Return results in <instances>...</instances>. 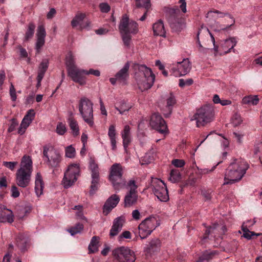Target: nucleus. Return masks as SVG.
I'll return each instance as SVG.
<instances>
[{
	"label": "nucleus",
	"mask_w": 262,
	"mask_h": 262,
	"mask_svg": "<svg viewBox=\"0 0 262 262\" xmlns=\"http://www.w3.org/2000/svg\"><path fill=\"white\" fill-rule=\"evenodd\" d=\"M248 168L249 165L244 160H234L226 170L224 185L232 184L239 181Z\"/></svg>",
	"instance_id": "1"
},
{
	"label": "nucleus",
	"mask_w": 262,
	"mask_h": 262,
	"mask_svg": "<svg viewBox=\"0 0 262 262\" xmlns=\"http://www.w3.org/2000/svg\"><path fill=\"white\" fill-rule=\"evenodd\" d=\"M135 78L141 91L150 89L155 80V75L148 67H135Z\"/></svg>",
	"instance_id": "2"
},
{
	"label": "nucleus",
	"mask_w": 262,
	"mask_h": 262,
	"mask_svg": "<svg viewBox=\"0 0 262 262\" xmlns=\"http://www.w3.org/2000/svg\"><path fill=\"white\" fill-rule=\"evenodd\" d=\"M32 172V162L30 157H23L20 168L16 173L17 185L22 188L27 187L30 184Z\"/></svg>",
	"instance_id": "3"
},
{
	"label": "nucleus",
	"mask_w": 262,
	"mask_h": 262,
	"mask_svg": "<svg viewBox=\"0 0 262 262\" xmlns=\"http://www.w3.org/2000/svg\"><path fill=\"white\" fill-rule=\"evenodd\" d=\"M214 117V111L211 105H206L196 110L190 120H195L198 127L205 126L211 122Z\"/></svg>",
	"instance_id": "4"
},
{
	"label": "nucleus",
	"mask_w": 262,
	"mask_h": 262,
	"mask_svg": "<svg viewBox=\"0 0 262 262\" xmlns=\"http://www.w3.org/2000/svg\"><path fill=\"white\" fill-rule=\"evenodd\" d=\"M78 110L84 121L90 126H93V103L91 100L85 97L81 98L79 101Z\"/></svg>",
	"instance_id": "5"
},
{
	"label": "nucleus",
	"mask_w": 262,
	"mask_h": 262,
	"mask_svg": "<svg viewBox=\"0 0 262 262\" xmlns=\"http://www.w3.org/2000/svg\"><path fill=\"white\" fill-rule=\"evenodd\" d=\"M123 167L119 163L114 164L110 168L109 180L115 190H119L125 186L126 181L123 178Z\"/></svg>",
	"instance_id": "6"
},
{
	"label": "nucleus",
	"mask_w": 262,
	"mask_h": 262,
	"mask_svg": "<svg viewBox=\"0 0 262 262\" xmlns=\"http://www.w3.org/2000/svg\"><path fill=\"white\" fill-rule=\"evenodd\" d=\"M43 157L45 162L52 167H57L61 161L60 152L50 145L43 147Z\"/></svg>",
	"instance_id": "7"
},
{
	"label": "nucleus",
	"mask_w": 262,
	"mask_h": 262,
	"mask_svg": "<svg viewBox=\"0 0 262 262\" xmlns=\"http://www.w3.org/2000/svg\"><path fill=\"white\" fill-rule=\"evenodd\" d=\"M159 225L158 220L155 217L150 216L145 219L138 226L140 238L142 239L146 238Z\"/></svg>",
	"instance_id": "8"
},
{
	"label": "nucleus",
	"mask_w": 262,
	"mask_h": 262,
	"mask_svg": "<svg viewBox=\"0 0 262 262\" xmlns=\"http://www.w3.org/2000/svg\"><path fill=\"white\" fill-rule=\"evenodd\" d=\"M80 175V167L77 164H70L64 172L62 184L65 188L72 186Z\"/></svg>",
	"instance_id": "9"
},
{
	"label": "nucleus",
	"mask_w": 262,
	"mask_h": 262,
	"mask_svg": "<svg viewBox=\"0 0 262 262\" xmlns=\"http://www.w3.org/2000/svg\"><path fill=\"white\" fill-rule=\"evenodd\" d=\"M150 188L160 201L167 202L169 200L167 187L163 181L157 178L152 179Z\"/></svg>",
	"instance_id": "10"
},
{
	"label": "nucleus",
	"mask_w": 262,
	"mask_h": 262,
	"mask_svg": "<svg viewBox=\"0 0 262 262\" xmlns=\"http://www.w3.org/2000/svg\"><path fill=\"white\" fill-rule=\"evenodd\" d=\"M113 256L119 262H134L136 256L133 251L127 247H120L113 251Z\"/></svg>",
	"instance_id": "11"
},
{
	"label": "nucleus",
	"mask_w": 262,
	"mask_h": 262,
	"mask_svg": "<svg viewBox=\"0 0 262 262\" xmlns=\"http://www.w3.org/2000/svg\"><path fill=\"white\" fill-rule=\"evenodd\" d=\"M86 70L79 69L77 67H69L68 68V76L72 80L80 85L86 83Z\"/></svg>",
	"instance_id": "12"
},
{
	"label": "nucleus",
	"mask_w": 262,
	"mask_h": 262,
	"mask_svg": "<svg viewBox=\"0 0 262 262\" xmlns=\"http://www.w3.org/2000/svg\"><path fill=\"white\" fill-rule=\"evenodd\" d=\"M89 168L91 171L92 182L90 193L93 194L98 189L99 182V171L98 164L95 160L91 158L89 161Z\"/></svg>",
	"instance_id": "13"
},
{
	"label": "nucleus",
	"mask_w": 262,
	"mask_h": 262,
	"mask_svg": "<svg viewBox=\"0 0 262 262\" xmlns=\"http://www.w3.org/2000/svg\"><path fill=\"white\" fill-rule=\"evenodd\" d=\"M120 32L135 34L138 32V25L133 20H129L126 15H124L120 21L119 27Z\"/></svg>",
	"instance_id": "14"
},
{
	"label": "nucleus",
	"mask_w": 262,
	"mask_h": 262,
	"mask_svg": "<svg viewBox=\"0 0 262 262\" xmlns=\"http://www.w3.org/2000/svg\"><path fill=\"white\" fill-rule=\"evenodd\" d=\"M150 125L153 128L161 134H168V128L165 121L158 113L152 115L150 118Z\"/></svg>",
	"instance_id": "15"
},
{
	"label": "nucleus",
	"mask_w": 262,
	"mask_h": 262,
	"mask_svg": "<svg viewBox=\"0 0 262 262\" xmlns=\"http://www.w3.org/2000/svg\"><path fill=\"white\" fill-rule=\"evenodd\" d=\"M35 112L34 110L31 109L27 112V114L25 116L21 122L18 130V134L21 135L25 133L27 128L33 120Z\"/></svg>",
	"instance_id": "16"
},
{
	"label": "nucleus",
	"mask_w": 262,
	"mask_h": 262,
	"mask_svg": "<svg viewBox=\"0 0 262 262\" xmlns=\"http://www.w3.org/2000/svg\"><path fill=\"white\" fill-rule=\"evenodd\" d=\"M37 41L36 42L35 49L37 53H39L41 48L44 45L45 42V37L46 32L45 28L43 25H39L37 30Z\"/></svg>",
	"instance_id": "17"
},
{
	"label": "nucleus",
	"mask_w": 262,
	"mask_h": 262,
	"mask_svg": "<svg viewBox=\"0 0 262 262\" xmlns=\"http://www.w3.org/2000/svg\"><path fill=\"white\" fill-rule=\"evenodd\" d=\"M124 222L125 219L123 216L116 218L113 221V226L110 230V236L114 237L117 235L122 230Z\"/></svg>",
	"instance_id": "18"
},
{
	"label": "nucleus",
	"mask_w": 262,
	"mask_h": 262,
	"mask_svg": "<svg viewBox=\"0 0 262 262\" xmlns=\"http://www.w3.org/2000/svg\"><path fill=\"white\" fill-rule=\"evenodd\" d=\"M120 197L117 194L112 195L106 201L103 206V212L107 214L118 204Z\"/></svg>",
	"instance_id": "19"
},
{
	"label": "nucleus",
	"mask_w": 262,
	"mask_h": 262,
	"mask_svg": "<svg viewBox=\"0 0 262 262\" xmlns=\"http://www.w3.org/2000/svg\"><path fill=\"white\" fill-rule=\"evenodd\" d=\"M170 26L173 31L179 32L185 28L186 23L184 18L173 17L169 20Z\"/></svg>",
	"instance_id": "20"
},
{
	"label": "nucleus",
	"mask_w": 262,
	"mask_h": 262,
	"mask_svg": "<svg viewBox=\"0 0 262 262\" xmlns=\"http://www.w3.org/2000/svg\"><path fill=\"white\" fill-rule=\"evenodd\" d=\"M13 217L11 210L7 209L4 205L0 204V223L8 222L11 223L14 221Z\"/></svg>",
	"instance_id": "21"
},
{
	"label": "nucleus",
	"mask_w": 262,
	"mask_h": 262,
	"mask_svg": "<svg viewBox=\"0 0 262 262\" xmlns=\"http://www.w3.org/2000/svg\"><path fill=\"white\" fill-rule=\"evenodd\" d=\"M85 16V15L83 13L77 14L71 21L72 27H75L79 26L80 29L88 28L90 23L89 21H86L84 23L83 21Z\"/></svg>",
	"instance_id": "22"
},
{
	"label": "nucleus",
	"mask_w": 262,
	"mask_h": 262,
	"mask_svg": "<svg viewBox=\"0 0 262 262\" xmlns=\"http://www.w3.org/2000/svg\"><path fill=\"white\" fill-rule=\"evenodd\" d=\"M161 247V242L158 238L150 241L144 248V251L150 254L159 251Z\"/></svg>",
	"instance_id": "23"
},
{
	"label": "nucleus",
	"mask_w": 262,
	"mask_h": 262,
	"mask_svg": "<svg viewBox=\"0 0 262 262\" xmlns=\"http://www.w3.org/2000/svg\"><path fill=\"white\" fill-rule=\"evenodd\" d=\"M254 223V221L249 220L246 222L244 223L242 226V229L244 232L243 236L247 239H251L253 236H257L261 234V233H255L254 232L249 231V228L253 225Z\"/></svg>",
	"instance_id": "24"
},
{
	"label": "nucleus",
	"mask_w": 262,
	"mask_h": 262,
	"mask_svg": "<svg viewBox=\"0 0 262 262\" xmlns=\"http://www.w3.org/2000/svg\"><path fill=\"white\" fill-rule=\"evenodd\" d=\"M237 43L236 39L235 37H230L226 39L224 43L222 45V52H220V55L225 54L228 53L234 47Z\"/></svg>",
	"instance_id": "25"
},
{
	"label": "nucleus",
	"mask_w": 262,
	"mask_h": 262,
	"mask_svg": "<svg viewBox=\"0 0 262 262\" xmlns=\"http://www.w3.org/2000/svg\"><path fill=\"white\" fill-rule=\"evenodd\" d=\"M128 70L129 67H124L116 74L115 77H117L118 83L122 85L126 84L129 76Z\"/></svg>",
	"instance_id": "26"
},
{
	"label": "nucleus",
	"mask_w": 262,
	"mask_h": 262,
	"mask_svg": "<svg viewBox=\"0 0 262 262\" xmlns=\"http://www.w3.org/2000/svg\"><path fill=\"white\" fill-rule=\"evenodd\" d=\"M152 30L154 35L166 37V31L164 24L161 19L154 23L152 25Z\"/></svg>",
	"instance_id": "27"
},
{
	"label": "nucleus",
	"mask_w": 262,
	"mask_h": 262,
	"mask_svg": "<svg viewBox=\"0 0 262 262\" xmlns=\"http://www.w3.org/2000/svg\"><path fill=\"white\" fill-rule=\"evenodd\" d=\"M16 245L21 252H25L29 246V239L23 235H19L16 239Z\"/></svg>",
	"instance_id": "28"
},
{
	"label": "nucleus",
	"mask_w": 262,
	"mask_h": 262,
	"mask_svg": "<svg viewBox=\"0 0 262 262\" xmlns=\"http://www.w3.org/2000/svg\"><path fill=\"white\" fill-rule=\"evenodd\" d=\"M137 193L127 192L124 199V207H130L137 202Z\"/></svg>",
	"instance_id": "29"
},
{
	"label": "nucleus",
	"mask_w": 262,
	"mask_h": 262,
	"mask_svg": "<svg viewBox=\"0 0 262 262\" xmlns=\"http://www.w3.org/2000/svg\"><path fill=\"white\" fill-rule=\"evenodd\" d=\"M130 129V127L126 125L124 126V129L121 133V137L123 139V145L125 149L127 148L131 141Z\"/></svg>",
	"instance_id": "30"
},
{
	"label": "nucleus",
	"mask_w": 262,
	"mask_h": 262,
	"mask_svg": "<svg viewBox=\"0 0 262 262\" xmlns=\"http://www.w3.org/2000/svg\"><path fill=\"white\" fill-rule=\"evenodd\" d=\"M108 136L110 140L112 148L113 150H115L117 148L116 131V127L114 124H112L109 126L108 130Z\"/></svg>",
	"instance_id": "31"
},
{
	"label": "nucleus",
	"mask_w": 262,
	"mask_h": 262,
	"mask_svg": "<svg viewBox=\"0 0 262 262\" xmlns=\"http://www.w3.org/2000/svg\"><path fill=\"white\" fill-rule=\"evenodd\" d=\"M43 188V182L42 177L39 172H37L35 177V191L38 196L42 193Z\"/></svg>",
	"instance_id": "32"
},
{
	"label": "nucleus",
	"mask_w": 262,
	"mask_h": 262,
	"mask_svg": "<svg viewBox=\"0 0 262 262\" xmlns=\"http://www.w3.org/2000/svg\"><path fill=\"white\" fill-rule=\"evenodd\" d=\"M190 71V67H175L171 69V74L176 77L186 75Z\"/></svg>",
	"instance_id": "33"
},
{
	"label": "nucleus",
	"mask_w": 262,
	"mask_h": 262,
	"mask_svg": "<svg viewBox=\"0 0 262 262\" xmlns=\"http://www.w3.org/2000/svg\"><path fill=\"white\" fill-rule=\"evenodd\" d=\"M68 122L73 136L74 137L78 136L80 132L77 121L73 117H71L68 119Z\"/></svg>",
	"instance_id": "34"
},
{
	"label": "nucleus",
	"mask_w": 262,
	"mask_h": 262,
	"mask_svg": "<svg viewBox=\"0 0 262 262\" xmlns=\"http://www.w3.org/2000/svg\"><path fill=\"white\" fill-rule=\"evenodd\" d=\"M225 16H228V18L226 20V22L228 23V24L225 25H220L219 28L217 29H215L216 31H225L228 30L231 26H233L235 24V19L233 17L231 16V15L228 13V15H226Z\"/></svg>",
	"instance_id": "35"
},
{
	"label": "nucleus",
	"mask_w": 262,
	"mask_h": 262,
	"mask_svg": "<svg viewBox=\"0 0 262 262\" xmlns=\"http://www.w3.org/2000/svg\"><path fill=\"white\" fill-rule=\"evenodd\" d=\"M99 238L98 236H93L89 246L90 253H94L98 250V243Z\"/></svg>",
	"instance_id": "36"
},
{
	"label": "nucleus",
	"mask_w": 262,
	"mask_h": 262,
	"mask_svg": "<svg viewBox=\"0 0 262 262\" xmlns=\"http://www.w3.org/2000/svg\"><path fill=\"white\" fill-rule=\"evenodd\" d=\"M48 67H39L37 71V84L36 87L38 89L41 86V81L47 70Z\"/></svg>",
	"instance_id": "37"
},
{
	"label": "nucleus",
	"mask_w": 262,
	"mask_h": 262,
	"mask_svg": "<svg viewBox=\"0 0 262 262\" xmlns=\"http://www.w3.org/2000/svg\"><path fill=\"white\" fill-rule=\"evenodd\" d=\"M176 103V99L173 95L170 94L169 96L166 99V108L168 111V114H164L165 117H168L171 113L172 107Z\"/></svg>",
	"instance_id": "38"
},
{
	"label": "nucleus",
	"mask_w": 262,
	"mask_h": 262,
	"mask_svg": "<svg viewBox=\"0 0 262 262\" xmlns=\"http://www.w3.org/2000/svg\"><path fill=\"white\" fill-rule=\"evenodd\" d=\"M258 101L259 99L257 95L246 96L242 100L244 104L253 105L257 104Z\"/></svg>",
	"instance_id": "39"
},
{
	"label": "nucleus",
	"mask_w": 262,
	"mask_h": 262,
	"mask_svg": "<svg viewBox=\"0 0 262 262\" xmlns=\"http://www.w3.org/2000/svg\"><path fill=\"white\" fill-rule=\"evenodd\" d=\"M215 253L214 252L206 251L195 262H209Z\"/></svg>",
	"instance_id": "40"
},
{
	"label": "nucleus",
	"mask_w": 262,
	"mask_h": 262,
	"mask_svg": "<svg viewBox=\"0 0 262 262\" xmlns=\"http://www.w3.org/2000/svg\"><path fill=\"white\" fill-rule=\"evenodd\" d=\"M181 179V174L177 169H172L170 173L169 180L172 183H176Z\"/></svg>",
	"instance_id": "41"
},
{
	"label": "nucleus",
	"mask_w": 262,
	"mask_h": 262,
	"mask_svg": "<svg viewBox=\"0 0 262 262\" xmlns=\"http://www.w3.org/2000/svg\"><path fill=\"white\" fill-rule=\"evenodd\" d=\"M35 29V25L33 23H30L28 25L27 30L26 32L25 40L27 41L31 39L34 33V30Z\"/></svg>",
	"instance_id": "42"
},
{
	"label": "nucleus",
	"mask_w": 262,
	"mask_h": 262,
	"mask_svg": "<svg viewBox=\"0 0 262 262\" xmlns=\"http://www.w3.org/2000/svg\"><path fill=\"white\" fill-rule=\"evenodd\" d=\"M154 159L153 152H148L142 158L140 161L142 165L148 164L151 163Z\"/></svg>",
	"instance_id": "43"
},
{
	"label": "nucleus",
	"mask_w": 262,
	"mask_h": 262,
	"mask_svg": "<svg viewBox=\"0 0 262 262\" xmlns=\"http://www.w3.org/2000/svg\"><path fill=\"white\" fill-rule=\"evenodd\" d=\"M124 187L129 190L128 192L137 193L138 186L136 184L135 180H130Z\"/></svg>",
	"instance_id": "44"
},
{
	"label": "nucleus",
	"mask_w": 262,
	"mask_h": 262,
	"mask_svg": "<svg viewBox=\"0 0 262 262\" xmlns=\"http://www.w3.org/2000/svg\"><path fill=\"white\" fill-rule=\"evenodd\" d=\"M83 229V225L82 224H77L75 226L68 229V231L72 235H75L81 232Z\"/></svg>",
	"instance_id": "45"
},
{
	"label": "nucleus",
	"mask_w": 262,
	"mask_h": 262,
	"mask_svg": "<svg viewBox=\"0 0 262 262\" xmlns=\"http://www.w3.org/2000/svg\"><path fill=\"white\" fill-rule=\"evenodd\" d=\"M137 7H143L148 10L150 7V0H135Z\"/></svg>",
	"instance_id": "46"
},
{
	"label": "nucleus",
	"mask_w": 262,
	"mask_h": 262,
	"mask_svg": "<svg viewBox=\"0 0 262 262\" xmlns=\"http://www.w3.org/2000/svg\"><path fill=\"white\" fill-rule=\"evenodd\" d=\"M66 156L68 158H73L75 156V149L72 145L68 146L65 150Z\"/></svg>",
	"instance_id": "47"
},
{
	"label": "nucleus",
	"mask_w": 262,
	"mask_h": 262,
	"mask_svg": "<svg viewBox=\"0 0 262 262\" xmlns=\"http://www.w3.org/2000/svg\"><path fill=\"white\" fill-rule=\"evenodd\" d=\"M243 120L240 115L235 114L231 119V122L234 126H237L241 124Z\"/></svg>",
	"instance_id": "48"
},
{
	"label": "nucleus",
	"mask_w": 262,
	"mask_h": 262,
	"mask_svg": "<svg viewBox=\"0 0 262 262\" xmlns=\"http://www.w3.org/2000/svg\"><path fill=\"white\" fill-rule=\"evenodd\" d=\"M56 133L59 135H63L67 132L66 125L62 122L57 124L56 129Z\"/></svg>",
	"instance_id": "49"
},
{
	"label": "nucleus",
	"mask_w": 262,
	"mask_h": 262,
	"mask_svg": "<svg viewBox=\"0 0 262 262\" xmlns=\"http://www.w3.org/2000/svg\"><path fill=\"white\" fill-rule=\"evenodd\" d=\"M122 35V40L124 45L126 47H129L131 41V35L130 34L120 32Z\"/></svg>",
	"instance_id": "50"
},
{
	"label": "nucleus",
	"mask_w": 262,
	"mask_h": 262,
	"mask_svg": "<svg viewBox=\"0 0 262 262\" xmlns=\"http://www.w3.org/2000/svg\"><path fill=\"white\" fill-rule=\"evenodd\" d=\"M66 66H74V56L71 52H69L66 57Z\"/></svg>",
	"instance_id": "51"
},
{
	"label": "nucleus",
	"mask_w": 262,
	"mask_h": 262,
	"mask_svg": "<svg viewBox=\"0 0 262 262\" xmlns=\"http://www.w3.org/2000/svg\"><path fill=\"white\" fill-rule=\"evenodd\" d=\"M116 110H117L120 114L123 115L124 112H127L130 108V107L127 106L125 103H123L120 107H115Z\"/></svg>",
	"instance_id": "52"
},
{
	"label": "nucleus",
	"mask_w": 262,
	"mask_h": 262,
	"mask_svg": "<svg viewBox=\"0 0 262 262\" xmlns=\"http://www.w3.org/2000/svg\"><path fill=\"white\" fill-rule=\"evenodd\" d=\"M193 83V80L192 79H188L186 80L180 79H179V85L180 87H184L185 85H190Z\"/></svg>",
	"instance_id": "53"
},
{
	"label": "nucleus",
	"mask_w": 262,
	"mask_h": 262,
	"mask_svg": "<svg viewBox=\"0 0 262 262\" xmlns=\"http://www.w3.org/2000/svg\"><path fill=\"white\" fill-rule=\"evenodd\" d=\"M10 95L11 96V100L13 101H15L17 98V95L15 89L12 83H11L10 87Z\"/></svg>",
	"instance_id": "54"
},
{
	"label": "nucleus",
	"mask_w": 262,
	"mask_h": 262,
	"mask_svg": "<svg viewBox=\"0 0 262 262\" xmlns=\"http://www.w3.org/2000/svg\"><path fill=\"white\" fill-rule=\"evenodd\" d=\"M99 8H100V11L103 13H107L111 9V7L108 5V4L107 3H103L100 4L99 5Z\"/></svg>",
	"instance_id": "55"
},
{
	"label": "nucleus",
	"mask_w": 262,
	"mask_h": 262,
	"mask_svg": "<svg viewBox=\"0 0 262 262\" xmlns=\"http://www.w3.org/2000/svg\"><path fill=\"white\" fill-rule=\"evenodd\" d=\"M11 196L14 198H17L19 196L20 193L18 190V189L15 185H13L12 186L11 189Z\"/></svg>",
	"instance_id": "56"
},
{
	"label": "nucleus",
	"mask_w": 262,
	"mask_h": 262,
	"mask_svg": "<svg viewBox=\"0 0 262 262\" xmlns=\"http://www.w3.org/2000/svg\"><path fill=\"white\" fill-rule=\"evenodd\" d=\"M172 164L177 167H182L185 165V162L183 160L175 159L172 161Z\"/></svg>",
	"instance_id": "57"
},
{
	"label": "nucleus",
	"mask_w": 262,
	"mask_h": 262,
	"mask_svg": "<svg viewBox=\"0 0 262 262\" xmlns=\"http://www.w3.org/2000/svg\"><path fill=\"white\" fill-rule=\"evenodd\" d=\"M18 163L17 162H4L3 165L9 169L13 170L15 166L17 165Z\"/></svg>",
	"instance_id": "58"
},
{
	"label": "nucleus",
	"mask_w": 262,
	"mask_h": 262,
	"mask_svg": "<svg viewBox=\"0 0 262 262\" xmlns=\"http://www.w3.org/2000/svg\"><path fill=\"white\" fill-rule=\"evenodd\" d=\"M179 3H180V8L181 9L182 11L184 13H186L187 11L186 0H180Z\"/></svg>",
	"instance_id": "59"
},
{
	"label": "nucleus",
	"mask_w": 262,
	"mask_h": 262,
	"mask_svg": "<svg viewBox=\"0 0 262 262\" xmlns=\"http://www.w3.org/2000/svg\"><path fill=\"white\" fill-rule=\"evenodd\" d=\"M85 74H86V75H89V74H92L96 76H99L100 75V72L98 70H94V69H91L89 71H86Z\"/></svg>",
	"instance_id": "60"
},
{
	"label": "nucleus",
	"mask_w": 262,
	"mask_h": 262,
	"mask_svg": "<svg viewBox=\"0 0 262 262\" xmlns=\"http://www.w3.org/2000/svg\"><path fill=\"white\" fill-rule=\"evenodd\" d=\"M124 238L126 239H129L131 238V234L130 232L128 231H125L123 232L121 234H120L119 236V240H121L122 238Z\"/></svg>",
	"instance_id": "61"
},
{
	"label": "nucleus",
	"mask_w": 262,
	"mask_h": 262,
	"mask_svg": "<svg viewBox=\"0 0 262 262\" xmlns=\"http://www.w3.org/2000/svg\"><path fill=\"white\" fill-rule=\"evenodd\" d=\"M6 79V74L4 71H0V89H2V85Z\"/></svg>",
	"instance_id": "62"
},
{
	"label": "nucleus",
	"mask_w": 262,
	"mask_h": 262,
	"mask_svg": "<svg viewBox=\"0 0 262 262\" xmlns=\"http://www.w3.org/2000/svg\"><path fill=\"white\" fill-rule=\"evenodd\" d=\"M140 213L138 210H134L132 212V217L136 220H139L140 219Z\"/></svg>",
	"instance_id": "63"
},
{
	"label": "nucleus",
	"mask_w": 262,
	"mask_h": 262,
	"mask_svg": "<svg viewBox=\"0 0 262 262\" xmlns=\"http://www.w3.org/2000/svg\"><path fill=\"white\" fill-rule=\"evenodd\" d=\"M56 10L54 8H51L49 12L48 13L47 15V17L48 19H51L52 18L55 14H56Z\"/></svg>",
	"instance_id": "64"
}]
</instances>
